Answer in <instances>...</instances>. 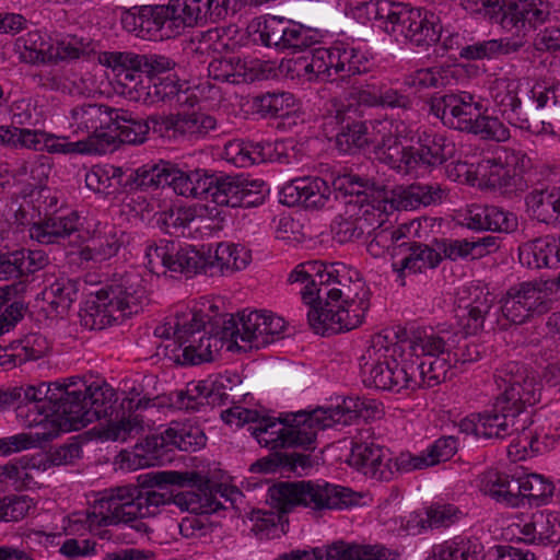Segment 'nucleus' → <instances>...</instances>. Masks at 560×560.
Listing matches in <instances>:
<instances>
[{
	"label": "nucleus",
	"instance_id": "obj_1",
	"mask_svg": "<svg viewBox=\"0 0 560 560\" xmlns=\"http://www.w3.org/2000/svg\"><path fill=\"white\" fill-rule=\"evenodd\" d=\"M152 480L158 490L132 485L104 490L92 512H86L84 517L73 515V526L79 523H86L90 528L125 525L143 537L151 532L144 520L160 514L166 504L174 503L194 514L213 512L221 505L201 488L203 477L197 471H159Z\"/></svg>",
	"mask_w": 560,
	"mask_h": 560
},
{
	"label": "nucleus",
	"instance_id": "obj_2",
	"mask_svg": "<svg viewBox=\"0 0 560 560\" xmlns=\"http://www.w3.org/2000/svg\"><path fill=\"white\" fill-rule=\"evenodd\" d=\"M79 394L80 389H71L61 401L48 407L46 404L18 405L16 417L25 427H43L42 434L46 440L59 432L77 431L95 420L112 417L117 397L110 386L94 389L90 409L79 404Z\"/></svg>",
	"mask_w": 560,
	"mask_h": 560
},
{
	"label": "nucleus",
	"instance_id": "obj_3",
	"mask_svg": "<svg viewBox=\"0 0 560 560\" xmlns=\"http://www.w3.org/2000/svg\"><path fill=\"white\" fill-rule=\"evenodd\" d=\"M328 124L340 126L336 135V147L340 152L348 153L352 149H363L372 145L376 160L381 163L393 164L397 162L398 152L396 140L409 138L411 128L400 119L381 118L369 121L354 120L351 117L350 105L332 101Z\"/></svg>",
	"mask_w": 560,
	"mask_h": 560
},
{
	"label": "nucleus",
	"instance_id": "obj_4",
	"mask_svg": "<svg viewBox=\"0 0 560 560\" xmlns=\"http://www.w3.org/2000/svg\"><path fill=\"white\" fill-rule=\"evenodd\" d=\"M471 301L465 306L466 318L463 331L418 329L416 338L417 350L429 353L450 352L454 369L464 368L466 364L477 362L485 352V347L478 341L467 337L468 334H477L483 328L486 317L493 307L494 296L479 288L470 292Z\"/></svg>",
	"mask_w": 560,
	"mask_h": 560
},
{
	"label": "nucleus",
	"instance_id": "obj_5",
	"mask_svg": "<svg viewBox=\"0 0 560 560\" xmlns=\"http://www.w3.org/2000/svg\"><path fill=\"white\" fill-rule=\"evenodd\" d=\"M268 494L282 513L303 508L315 516L347 509L360 499L350 488L325 480L282 481L270 487Z\"/></svg>",
	"mask_w": 560,
	"mask_h": 560
},
{
	"label": "nucleus",
	"instance_id": "obj_6",
	"mask_svg": "<svg viewBox=\"0 0 560 560\" xmlns=\"http://www.w3.org/2000/svg\"><path fill=\"white\" fill-rule=\"evenodd\" d=\"M401 346L390 342L387 336L374 335L360 358L362 382L366 387L399 392L404 388L415 387L416 368L408 364L402 357Z\"/></svg>",
	"mask_w": 560,
	"mask_h": 560
},
{
	"label": "nucleus",
	"instance_id": "obj_7",
	"mask_svg": "<svg viewBox=\"0 0 560 560\" xmlns=\"http://www.w3.org/2000/svg\"><path fill=\"white\" fill-rule=\"evenodd\" d=\"M144 299L140 277L126 273L97 291L81 313V323L90 329L102 330L138 313Z\"/></svg>",
	"mask_w": 560,
	"mask_h": 560
},
{
	"label": "nucleus",
	"instance_id": "obj_8",
	"mask_svg": "<svg viewBox=\"0 0 560 560\" xmlns=\"http://www.w3.org/2000/svg\"><path fill=\"white\" fill-rule=\"evenodd\" d=\"M97 46L90 37L62 34L46 38L39 31L20 36L14 44L20 58L28 63L89 57L96 52Z\"/></svg>",
	"mask_w": 560,
	"mask_h": 560
},
{
	"label": "nucleus",
	"instance_id": "obj_9",
	"mask_svg": "<svg viewBox=\"0 0 560 560\" xmlns=\"http://www.w3.org/2000/svg\"><path fill=\"white\" fill-rule=\"evenodd\" d=\"M382 31L397 43L420 48L436 44L441 36V26L434 13L402 2H392Z\"/></svg>",
	"mask_w": 560,
	"mask_h": 560
},
{
	"label": "nucleus",
	"instance_id": "obj_10",
	"mask_svg": "<svg viewBox=\"0 0 560 560\" xmlns=\"http://www.w3.org/2000/svg\"><path fill=\"white\" fill-rule=\"evenodd\" d=\"M257 442L269 448L303 447L314 450L316 434L307 411L288 415L285 418L259 416L255 425L247 429Z\"/></svg>",
	"mask_w": 560,
	"mask_h": 560
},
{
	"label": "nucleus",
	"instance_id": "obj_11",
	"mask_svg": "<svg viewBox=\"0 0 560 560\" xmlns=\"http://www.w3.org/2000/svg\"><path fill=\"white\" fill-rule=\"evenodd\" d=\"M495 383L502 393L498 396V407L513 410L522 416L527 407L540 400L541 382L537 373L524 363L511 361L498 369Z\"/></svg>",
	"mask_w": 560,
	"mask_h": 560
},
{
	"label": "nucleus",
	"instance_id": "obj_12",
	"mask_svg": "<svg viewBox=\"0 0 560 560\" xmlns=\"http://www.w3.org/2000/svg\"><path fill=\"white\" fill-rule=\"evenodd\" d=\"M489 7L491 20L521 40L551 22L555 13L548 0H495Z\"/></svg>",
	"mask_w": 560,
	"mask_h": 560
},
{
	"label": "nucleus",
	"instance_id": "obj_13",
	"mask_svg": "<svg viewBox=\"0 0 560 560\" xmlns=\"http://www.w3.org/2000/svg\"><path fill=\"white\" fill-rule=\"evenodd\" d=\"M411 139L412 132L409 138H400L399 140H396L398 161L389 164V167L398 173L409 174L420 164L438 166L455 155V143L444 135L424 133L420 138L419 149H415L410 145H402L404 141Z\"/></svg>",
	"mask_w": 560,
	"mask_h": 560
},
{
	"label": "nucleus",
	"instance_id": "obj_14",
	"mask_svg": "<svg viewBox=\"0 0 560 560\" xmlns=\"http://www.w3.org/2000/svg\"><path fill=\"white\" fill-rule=\"evenodd\" d=\"M370 296L359 295L353 301L343 300L335 306L314 307L307 312V320L315 332L322 335L338 334L359 327L370 308Z\"/></svg>",
	"mask_w": 560,
	"mask_h": 560
},
{
	"label": "nucleus",
	"instance_id": "obj_15",
	"mask_svg": "<svg viewBox=\"0 0 560 560\" xmlns=\"http://www.w3.org/2000/svg\"><path fill=\"white\" fill-rule=\"evenodd\" d=\"M518 86L520 83L516 80L497 79L491 85V98L510 125L539 135L545 130V121L536 110H532L530 105H522L517 95Z\"/></svg>",
	"mask_w": 560,
	"mask_h": 560
},
{
	"label": "nucleus",
	"instance_id": "obj_16",
	"mask_svg": "<svg viewBox=\"0 0 560 560\" xmlns=\"http://www.w3.org/2000/svg\"><path fill=\"white\" fill-rule=\"evenodd\" d=\"M168 4L177 35L186 27L223 21L238 10V0H171Z\"/></svg>",
	"mask_w": 560,
	"mask_h": 560
},
{
	"label": "nucleus",
	"instance_id": "obj_17",
	"mask_svg": "<svg viewBox=\"0 0 560 560\" xmlns=\"http://www.w3.org/2000/svg\"><path fill=\"white\" fill-rule=\"evenodd\" d=\"M326 277L328 281L325 283L326 285L322 287L319 299L314 305L318 310L335 306V303L343 302V300L353 301L359 295L371 294L360 272L343 262H331L330 275H326Z\"/></svg>",
	"mask_w": 560,
	"mask_h": 560
},
{
	"label": "nucleus",
	"instance_id": "obj_18",
	"mask_svg": "<svg viewBox=\"0 0 560 560\" xmlns=\"http://www.w3.org/2000/svg\"><path fill=\"white\" fill-rule=\"evenodd\" d=\"M265 183L243 176L218 175L211 201L220 207L252 208L265 201Z\"/></svg>",
	"mask_w": 560,
	"mask_h": 560
},
{
	"label": "nucleus",
	"instance_id": "obj_19",
	"mask_svg": "<svg viewBox=\"0 0 560 560\" xmlns=\"http://www.w3.org/2000/svg\"><path fill=\"white\" fill-rule=\"evenodd\" d=\"M242 343L240 349L252 350L264 348L282 338L285 322L267 311H243L241 313Z\"/></svg>",
	"mask_w": 560,
	"mask_h": 560
},
{
	"label": "nucleus",
	"instance_id": "obj_20",
	"mask_svg": "<svg viewBox=\"0 0 560 560\" xmlns=\"http://www.w3.org/2000/svg\"><path fill=\"white\" fill-rule=\"evenodd\" d=\"M116 108L105 104L83 103L71 108L69 118L75 133H86L85 140H92V144L105 152L104 133L113 126V116Z\"/></svg>",
	"mask_w": 560,
	"mask_h": 560
},
{
	"label": "nucleus",
	"instance_id": "obj_21",
	"mask_svg": "<svg viewBox=\"0 0 560 560\" xmlns=\"http://www.w3.org/2000/svg\"><path fill=\"white\" fill-rule=\"evenodd\" d=\"M281 202L290 207L301 205L306 209H322L329 201L331 190L319 177H301L281 189Z\"/></svg>",
	"mask_w": 560,
	"mask_h": 560
},
{
	"label": "nucleus",
	"instance_id": "obj_22",
	"mask_svg": "<svg viewBox=\"0 0 560 560\" xmlns=\"http://www.w3.org/2000/svg\"><path fill=\"white\" fill-rule=\"evenodd\" d=\"M377 410L371 407L369 402L359 397L345 398L341 405L328 408H317L310 411L311 423H313L315 434L320 430L330 428L335 424H350L358 418H369Z\"/></svg>",
	"mask_w": 560,
	"mask_h": 560
},
{
	"label": "nucleus",
	"instance_id": "obj_23",
	"mask_svg": "<svg viewBox=\"0 0 560 560\" xmlns=\"http://www.w3.org/2000/svg\"><path fill=\"white\" fill-rule=\"evenodd\" d=\"M129 19L137 21L140 27V36L148 38H170L176 36L173 30V15L167 5H135L124 14V21Z\"/></svg>",
	"mask_w": 560,
	"mask_h": 560
},
{
	"label": "nucleus",
	"instance_id": "obj_24",
	"mask_svg": "<svg viewBox=\"0 0 560 560\" xmlns=\"http://www.w3.org/2000/svg\"><path fill=\"white\" fill-rule=\"evenodd\" d=\"M350 466L377 481L393 479L390 454L388 450L374 443H357L348 458Z\"/></svg>",
	"mask_w": 560,
	"mask_h": 560
},
{
	"label": "nucleus",
	"instance_id": "obj_25",
	"mask_svg": "<svg viewBox=\"0 0 560 560\" xmlns=\"http://www.w3.org/2000/svg\"><path fill=\"white\" fill-rule=\"evenodd\" d=\"M420 222L417 220L398 226L388 222L374 229L372 234L368 235L371 240L368 242L366 249L373 257H382L389 250H393V256L399 255L408 245V240L417 234Z\"/></svg>",
	"mask_w": 560,
	"mask_h": 560
},
{
	"label": "nucleus",
	"instance_id": "obj_26",
	"mask_svg": "<svg viewBox=\"0 0 560 560\" xmlns=\"http://www.w3.org/2000/svg\"><path fill=\"white\" fill-rule=\"evenodd\" d=\"M404 257L399 262H393V271L396 273V281L406 285V278L410 275L425 272L428 269L436 268L442 261L438 249L427 244L408 240V245L402 248Z\"/></svg>",
	"mask_w": 560,
	"mask_h": 560
},
{
	"label": "nucleus",
	"instance_id": "obj_27",
	"mask_svg": "<svg viewBox=\"0 0 560 560\" xmlns=\"http://www.w3.org/2000/svg\"><path fill=\"white\" fill-rule=\"evenodd\" d=\"M150 398L127 397L120 404L121 417L110 420L105 436L112 441L126 442L133 439L143 431V418L140 410L147 409L150 405Z\"/></svg>",
	"mask_w": 560,
	"mask_h": 560
},
{
	"label": "nucleus",
	"instance_id": "obj_28",
	"mask_svg": "<svg viewBox=\"0 0 560 560\" xmlns=\"http://www.w3.org/2000/svg\"><path fill=\"white\" fill-rule=\"evenodd\" d=\"M447 196V189L438 183L411 184L399 186L392 190L388 202L394 210H413L421 206L428 207L441 203Z\"/></svg>",
	"mask_w": 560,
	"mask_h": 560
},
{
	"label": "nucleus",
	"instance_id": "obj_29",
	"mask_svg": "<svg viewBox=\"0 0 560 560\" xmlns=\"http://www.w3.org/2000/svg\"><path fill=\"white\" fill-rule=\"evenodd\" d=\"M232 381L230 377L220 376L209 388L206 382L188 383L185 389L174 390L170 394L168 400L171 406L186 411H199L201 407L208 405L209 397L220 396L228 398L229 394L225 392L228 384Z\"/></svg>",
	"mask_w": 560,
	"mask_h": 560
},
{
	"label": "nucleus",
	"instance_id": "obj_30",
	"mask_svg": "<svg viewBox=\"0 0 560 560\" xmlns=\"http://www.w3.org/2000/svg\"><path fill=\"white\" fill-rule=\"evenodd\" d=\"M466 225L475 231L512 233L517 229V217L497 206L470 205L465 214Z\"/></svg>",
	"mask_w": 560,
	"mask_h": 560
},
{
	"label": "nucleus",
	"instance_id": "obj_31",
	"mask_svg": "<svg viewBox=\"0 0 560 560\" xmlns=\"http://www.w3.org/2000/svg\"><path fill=\"white\" fill-rule=\"evenodd\" d=\"M417 336L418 330L412 334L409 340V348L412 354L416 357L422 355L423 359L417 363L408 361V364H412V368H416V377L419 376L420 378V381H418V385L423 383L427 386L432 387L445 382L448 377H452L453 373L451 370L454 369V365L450 352L429 353L427 351L417 350L415 342Z\"/></svg>",
	"mask_w": 560,
	"mask_h": 560
},
{
	"label": "nucleus",
	"instance_id": "obj_32",
	"mask_svg": "<svg viewBox=\"0 0 560 560\" xmlns=\"http://www.w3.org/2000/svg\"><path fill=\"white\" fill-rule=\"evenodd\" d=\"M150 132V122L148 118L141 119L135 117L131 113L124 109H115L113 116V126L109 131L104 133L105 151L109 147H118L120 143L142 144L145 142Z\"/></svg>",
	"mask_w": 560,
	"mask_h": 560
},
{
	"label": "nucleus",
	"instance_id": "obj_33",
	"mask_svg": "<svg viewBox=\"0 0 560 560\" xmlns=\"http://www.w3.org/2000/svg\"><path fill=\"white\" fill-rule=\"evenodd\" d=\"M518 539L530 545H556L560 542V512L537 511L520 526Z\"/></svg>",
	"mask_w": 560,
	"mask_h": 560
},
{
	"label": "nucleus",
	"instance_id": "obj_34",
	"mask_svg": "<svg viewBox=\"0 0 560 560\" xmlns=\"http://www.w3.org/2000/svg\"><path fill=\"white\" fill-rule=\"evenodd\" d=\"M206 324L200 328V332L189 337L180 349H173L170 359L180 365H197L203 362H211L214 353L222 347L220 338L214 336L212 330L207 331Z\"/></svg>",
	"mask_w": 560,
	"mask_h": 560
},
{
	"label": "nucleus",
	"instance_id": "obj_35",
	"mask_svg": "<svg viewBox=\"0 0 560 560\" xmlns=\"http://www.w3.org/2000/svg\"><path fill=\"white\" fill-rule=\"evenodd\" d=\"M478 413L481 435L487 439H504L515 432L524 431L529 420L528 416L521 419V416L513 410L498 407V398L492 409Z\"/></svg>",
	"mask_w": 560,
	"mask_h": 560
},
{
	"label": "nucleus",
	"instance_id": "obj_36",
	"mask_svg": "<svg viewBox=\"0 0 560 560\" xmlns=\"http://www.w3.org/2000/svg\"><path fill=\"white\" fill-rule=\"evenodd\" d=\"M79 215L75 211L54 212L30 228V236L42 244L60 243L79 231Z\"/></svg>",
	"mask_w": 560,
	"mask_h": 560
},
{
	"label": "nucleus",
	"instance_id": "obj_37",
	"mask_svg": "<svg viewBox=\"0 0 560 560\" xmlns=\"http://www.w3.org/2000/svg\"><path fill=\"white\" fill-rule=\"evenodd\" d=\"M126 242V234L113 224L97 228L79 256L84 261L102 262L116 256Z\"/></svg>",
	"mask_w": 560,
	"mask_h": 560
},
{
	"label": "nucleus",
	"instance_id": "obj_38",
	"mask_svg": "<svg viewBox=\"0 0 560 560\" xmlns=\"http://www.w3.org/2000/svg\"><path fill=\"white\" fill-rule=\"evenodd\" d=\"M350 212L357 214L360 221H364L368 235L388 223V215L393 213V206L388 202V197L382 194L359 195V199L350 200Z\"/></svg>",
	"mask_w": 560,
	"mask_h": 560
},
{
	"label": "nucleus",
	"instance_id": "obj_39",
	"mask_svg": "<svg viewBox=\"0 0 560 560\" xmlns=\"http://www.w3.org/2000/svg\"><path fill=\"white\" fill-rule=\"evenodd\" d=\"M316 460L311 454L296 451L276 452L269 457L257 460L252 465V470L281 474H295L298 476L307 475L314 467Z\"/></svg>",
	"mask_w": 560,
	"mask_h": 560
},
{
	"label": "nucleus",
	"instance_id": "obj_40",
	"mask_svg": "<svg viewBox=\"0 0 560 560\" xmlns=\"http://www.w3.org/2000/svg\"><path fill=\"white\" fill-rule=\"evenodd\" d=\"M45 282L44 300L48 302L56 316L65 315L78 298L79 281L59 273L47 276Z\"/></svg>",
	"mask_w": 560,
	"mask_h": 560
},
{
	"label": "nucleus",
	"instance_id": "obj_41",
	"mask_svg": "<svg viewBox=\"0 0 560 560\" xmlns=\"http://www.w3.org/2000/svg\"><path fill=\"white\" fill-rule=\"evenodd\" d=\"M478 487L480 491L495 500L498 503L504 504L510 508L518 506V491L520 486H516V478L498 471L489 469L478 476Z\"/></svg>",
	"mask_w": 560,
	"mask_h": 560
},
{
	"label": "nucleus",
	"instance_id": "obj_42",
	"mask_svg": "<svg viewBox=\"0 0 560 560\" xmlns=\"http://www.w3.org/2000/svg\"><path fill=\"white\" fill-rule=\"evenodd\" d=\"M108 386L107 384H97L92 383L88 385L80 377H70L66 383H42L36 387V395L42 397V402H45L46 406L56 405L58 401L66 396L71 389H80V394L78 396V400L80 405H83L85 409H90L91 407V395L95 388H102Z\"/></svg>",
	"mask_w": 560,
	"mask_h": 560
},
{
	"label": "nucleus",
	"instance_id": "obj_43",
	"mask_svg": "<svg viewBox=\"0 0 560 560\" xmlns=\"http://www.w3.org/2000/svg\"><path fill=\"white\" fill-rule=\"evenodd\" d=\"M273 145L269 142H254L243 139L229 141L224 147L228 161L237 167H248L272 160Z\"/></svg>",
	"mask_w": 560,
	"mask_h": 560
},
{
	"label": "nucleus",
	"instance_id": "obj_44",
	"mask_svg": "<svg viewBox=\"0 0 560 560\" xmlns=\"http://www.w3.org/2000/svg\"><path fill=\"white\" fill-rule=\"evenodd\" d=\"M483 546L474 537L456 536L432 547L427 560H483Z\"/></svg>",
	"mask_w": 560,
	"mask_h": 560
},
{
	"label": "nucleus",
	"instance_id": "obj_45",
	"mask_svg": "<svg viewBox=\"0 0 560 560\" xmlns=\"http://www.w3.org/2000/svg\"><path fill=\"white\" fill-rule=\"evenodd\" d=\"M203 326V317L198 313H183L180 315H176L174 318L168 319L163 325L158 326L154 329V335L159 338H171L172 336L175 338L173 345L178 343V348L180 349L187 341H189V337H194L196 334L200 332V328Z\"/></svg>",
	"mask_w": 560,
	"mask_h": 560
},
{
	"label": "nucleus",
	"instance_id": "obj_46",
	"mask_svg": "<svg viewBox=\"0 0 560 560\" xmlns=\"http://www.w3.org/2000/svg\"><path fill=\"white\" fill-rule=\"evenodd\" d=\"M207 257V273L213 276L217 271L224 272L244 269L249 260L250 254L245 247L233 243H219L214 254Z\"/></svg>",
	"mask_w": 560,
	"mask_h": 560
},
{
	"label": "nucleus",
	"instance_id": "obj_47",
	"mask_svg": "<svg viewBox=\"0 0 560 560\" xmlns=\"http://www.w3.org/2000/svg\"><path fill=\"white\" fill-rule=\"evenodd\" d=\"M525 42L513 38H499L476 42L460 49L459 57L466 60L495 59L500 56L515 54Z\"/></svg>",
	"mask_w": 560,
	"mask_h": 560
},
{
	"label": "nucleus",
	"instance_id": "obj_48",
	"mask_svg": "<svg viewBox=\"0 0 560 560\" xmlns=\"http://www.w3.org/2000/svg\"><path fill=\"white\" fill-rule=\"evenodd\" d=\"M170 162L147 163L126 175L122 186L130 190H149L166 186Z\"/></svg>",
	"mask_w": 560,
	"mask_h": 560
},
{
	"label": "nucleus",
	"instance_id": "obj_49",
	"mask_svg": "<svg viewBox=\"0 0 560 560\" xmlns=\"http://www.w3.org/2000/svg\"><path fill=\"white\" fill-rule=\"evenodd\" d=\"M165 439L171 446L189 453L201 450L207 442L203 430L191 421H172Z\"/></svg>",
	"mask_w": 560,
	"mask_h": 560
},
{
	"label": "nucleus",
	"instance_id": "obj_50",
	"mask_svg": "<svg viewBox=\"0 0 560 560\" xmlns=\"http://www.w3.org/2000/svg\"><path fill=\"white\" fill-rule=\"evenodd\" d=\"M311 55V61L304 67L305 73L314 74L323 81L332 80L334 77L340 78L337 42L330 47H314Z\"/></svg>",
	"mask_w": 560,
	"mask_h": 560
},
{
	"label": "nucleus",
	"instance_id": "obj_51",
	"mask_svg": "<svg viewBox=\"0 0 560 560\" xmlns=\"http://www.w3.org/2000/svg\"><path fill=\"white\" fill-rule=\"evenodd\" d=\"M510 290L536 316L548 313L552 307V299L545 283L540 281H524L512 285Z\"/></svg>",
	"mask_w": 560,
	"mask_h": 560
},
{
	"label": "nucleus",
	"instance_id": "obj_52",
	"mask_svg": "<svg viewBox=\"0 0 560 560\" xmlns=\"http://www.w3.org/2000/svg\"><path fill=\"white\" fill-rule=\"evenodd\" d=\"M548 236L527 242L518 248V259L530 269L552 268L556 266L555 254Z\"/></svg>",
	"mask_w": 560,
	"mask_h": 560
},
{
	"label": "nucleus",
	"instance_id": "obj_53",
	"mask_svg": "<svg viewBox=\"0 0 560 560\" xmlns=\"http://www.w3.org/2000/svg\"><path fill=\"white\" fill-rule=\"evenodd\" d=\"M170 255L166 268L170 271L185 273L188 277L199 272L207 273V257L194 247H180L173 242Z\"/></svg>",
	"mask_w": 560,
	"mask_h": 560
},
{
	"label": "nucleus",
	"instance_id": "obj_54",
	"mask_svg": "<svg viewBox=\"0 0 560 560\" xmlns=\"http://www.w3.org/2000/svg\"><path fill=\"white\" fill-rule=\"evenodd\" d=\"M516 486H520L518 491H516L518 506L524 503L525 499L529 504L539 505L551 497L555 490L551 481L537 474L516 478Z\"/></svg>",
	"mask_w": 560,
	"mask_h": 560
},
{
	"label": "nucleus",
	"instance_id": "obj_55",
	"mask_svg": "<svg viewBox=\"0 0 560 560\" xmlns=\"http://www.w3.org/2000/svg\"><path fill=\"white\" fill-rule=\"evenodd\" d=\"M195 207L171 205L155 213L156 224L168 234L183 233L196 219Z\"/></svg>",
	"mask_w": 560,
	"mask_h": 560
},
{
	"label": "nucleus",
	"instance_id": "obj_56",
	"mask_svg": "<svg viewBox=\"0 0 560 560\" xmlns=\"http://www.w3.org/2000/svg\"><path fill=\"white\" fill-rule=\"evenodd\" d=\"M148 96L152 102H172L179 106L188 104L189 106H194L197 102V97L195 95L188 94L187 91H183L178 81L166 78H158V81H154L151 85L148 86Z\"/></svg>",
	"mask_w": 560,
	"mask_h": 560
},
{
	"label": "nucleus",
	"instance_id": "obj_57",
	"mask_svg": "<svg viewBox=\"0 0 560 560\" xmlns=\"http://www.w3.org/2000/svg\"><path fill=\"white\" fill-rule=\"evenodd\" d=\"M302 268L310 279V282L301 291L302 300L310 308H314L322 293V287L326 285L325 283L328 281L326 275H330V264L312 260L302 262Z\"/></svg>",
	"mask_w": 560,
	"mask_h": 560
},
{
	"label": "nucleus",
	"instance_id": "obj_58",
	"mask_svg": "<svg viewBox=\"0 0 560 560\" xmlns=\"http://www.w3.org/2000/svg\"><path fill=\"white\" fill-rule=\"evenodd\" d=\"M295 105L294 95L290 92H267L254 98V107L264 117L288 115Z\"/></svg>",
	"mask_w": 560,
	"mask_h": 560
},
{
	"label": "nucleus",
	"instance_id": "obj_59",
	"mask_svg": "<svg viewBox=\"0 0 560 560\" xmlns=\"http://www.w3.org/2000/svg\"><path fill=\"white\" fill-rule=\"evenodd\" d=\"M179 138H199L209 133L217 126V120L202 112L177 113Z\"/></svg>",
	"mask_w": 560,
	"mask_h": 560
},
{
	"label": "nucleus",
	"instance_id": "obj_60",
	"mask_svg": "<svg viewBox=\"0 0 560 560\" xmlns=\"http://www.w3.org/2000/svg\"><path fill=\"white\" fill-rule=\"evenodd\" d=\"M448 70L443 67L421 68L405 75L404 85L422 92L429 89H440L448 81Z\"/></svg>",
	"mask_w": 560,
	"mask_h": 560
},
{
	"label": "nucleus",
	"instance_id": "obj_61",
	"mask_svg": "<svg viewBox=\"0 0 560 560\" xmlns=\"http://www.w3.org/2000/svg\"><path fill=\"white\" fill-rule=\"evenodd\" d=\"M481 110L482 105L475 102L470 93L462 92L459 106L455 110V116H451L448 128L472 133Z\"/></svg>",
	"mask_w": 560,
	"mask_h": 560
},
{
	"label": "nucleus",
	"instance_id": "obj_62",
	"mask_svg": "<svg viewBox=\"0 0 560 560\" xmlns=\"http://www.w3.org/2000/svg\"><path fill=\"white\" fill-rule=\"evenodd\" d=\"M166 430L160 435H150L135 447L132 463L136 467L156 465L164 455V448L170 446L166 441Z\"/></svg>",
	"mask_w": 560,
	"mask_h": 560
},
{
	"label": "nucleus",
	"instance_id": "obj_63",
	"mask_svg": "<svg viewBox=\"0 0 560 560\" xmlns=\"http://www.w3.org/2000/svg\"><path fill=\"white\" fill-rule=\"evenodd\" d=\"M339 50V72L341 79L351 78L369 70V58L359 48L348 43L337 42Z\"/></svg>",
	"mask_w": 560,
	"mask_h": 560
},
{
	"label": "nucleus",
	"instance_id": "obj_64",
	"mask_svg": "<svg viewBox=\"0 0 560 560\" xmlns=\"http://www.w3.org/2000/svg\"><path fill=\"white\" fill-rule=\"evenodd\" d=\"M322 34L314 28L306 27L301 23L291 21L282 49L299 52L313 47L320 43Z\"/></svg>",
	"mask_w": 560,
	"mask_h": 560
}]
</instances>
